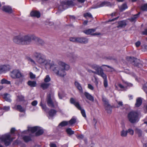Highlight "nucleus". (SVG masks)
Masks as SVG:
<instances>
[{
	"label": "nucleus",
	"instance_id": "nucleus-1",
	"mask_svg": "<svg viewBox=\"0 0 147 147\" xmlns=\"http://www.w3.org/2000/svg\"><path fill=\"white\" fill-rule=\"evenodd\" d=\"M33 56L36 58V61L30 57L28 58L29 63L32 65L35 66L39 65L44 66L47 68V66L49 65L51 71L59 76L64 77L66 75L65 71L68 70L70 68L69 65L61 61L56 63H50V61L47 59L45 55L39 52L34 53Z\"/></svg>",
	"mask_w": 147,
	"mask_h": 147
},
{
	"label": "nucleus",
	"instance_id": "nucleus-2",
	"mask_svg": "<svg viewBox=\"0 0 147 147\" xmlns=\"http://www.w3.org/2000/svg\"><path fill=\"white\" fill-rule=\"evenodd\" d=\"M30 40V35L23 36L21 34L14 36L13 39L16 43L25 45L29 44Z\"/></svg>",
	"mask_w": 147,
	"mask_h": 147
},
{
	"label": "nucleus",
	"instance_id": "nucleus-3",
	"mask_svg": "<svg viewBox=\"0 0 147 147\" xmlns=\"http://www.w3.org/2000/svg\"><path fill=\"white\" fill-rule=\"evenodd\" d=\"M10 76L13 79H19V82L21 83L25 80L24 75L19 69H14L11 71L10 72Z\"/></svg>",
	"mask_w": 147,
	"mask_h": 147
},
{
	"label": "nucleus",
	"instance_id": "nucleus-4",
	"mask_svg": "<svg viewBox=\"0 0 147 147\" xmlns=\"http://www.w3.org/2000/svg\"><path fill=\"white\" fill-rule=\"evenodd\" d=\"M138 114L136 111L130 112L128 115L127 117L129 121L131 123H134L138 121Z\"/></svg>",
	"mask_w": 147,
	"mask_h": 147
},
{
	"label": "nucleus",
	"instance_id": "nucleus-5",
	"mask_svg": "<svg viewBox=\"0 0 147 147\" xmlns=\"http://www.w3.org/2000/svg\"><path fill=\"white\" fill-rule=\"evenodd\" d=\"M11 136L9 134H7L2 136L0 138V142H3L6 146H9L10 142L14 138H10Z\"/></svg>",
	"mask_w": 147,
	"mask_h": 147
},
{
	"label": "nucleus",
	"instance_id": "nucleus-6",
	"mask_svg": "<svg viewBox=\"0 0 147 147\" xmlns=\"http://www.w3.org/2000/svg\"><path fill=\"white\" fill-rule=\"evenodd\" d=\"M70 102L74 104L79 110H81V113L82 116L84 117H86L85 111L84 109H82L79 102H76L73 98H71L70 99Z\"/></svg>",
	"mask_w": 147,
	"mask_h": 147
},
{
	"label": "nucleus",
	"instance_id": "nucleus-7",
	"mask_svg": "<svg viewBox=\"0 0 147 147\" xmlns=\"http://www.w3.org/2000/svg\"><path fill=\"white\" fill-rule=\"evenodd\" d=\"M66 57L69 58V62L71 63H75L78 58V55L74 52L68 51L65 54Z\"/></svg>",
	"mask_w": 147,
	"mask_h": 147
},
{
	"label": "nucleus",
	"instance_id": "nucleus-8",
	"mask_svg": "<svg viewBox=\"0 0 147 147\" xmlns=\"http://www.w3.org/2000/svg\"><path fill=\"white\" fill-rule=\"evenodd\" d=\"M127 59H128L129 61L132 63V64L135 66L138 67H142V64L140 63V60L138 59L129 57H127Z\"/></svg>",
	"mask_w": 147,
	"mask_h": 147
},
{
	"label": "nucleus",
	"instance_id": "nucleus-9",
	"mask_svg": "<svg viewBox=\"0 0 147 147\" xmlns=\"http://www.w3.org/2000/svg\"><path fill=\"white\" fill-rule=\"evenodd\" d=\"M46 100L47 104L49 107L54 108H56V107L57 106V103H54L52 100L51 94H49L47 95Z\"/></svg>",
	"mask_w": 147,
	"mask_h": 147
},
{
	"label": "nucleus",
	"instance_id": "nucleus-10",
	"mask_svg": "<svg viewBox=\"0 0 147 147\" xmlns=\"http://www.w3.org/2000/svg\"><path fill=\"white\" fill-rule=\"evenodd\" d=\"M30 40L29 41V44L31 42L32 40H34L39 44L41 45H42L44 43V42L42 40L34 35H30Z\"/></svg>",
	"mask_w": 147,
	"mask_h": 147
},
{
	"label": "nucleus",
	"instance_id": "nucleus-11",
	"mask_svg": "<svg viewBox=\"0 0 147 147\" xmlns=\"http://www.w3.org/2000/svg\"><path fill=\"white\" fill-rule=\"evenodd\" d=\"M96 30L94 29H88L85 30L83 31V32L85 34L87 35H100V33H96L94 34L93 33Z\"/></svg>",
	"mask_w": 147,
	"mask_h": 147
},
{
	"label": "nucleus",
	"instance_id": "nucleus-12",
	"mask_svg": "<svg viewBox=\"0 0 147 147\" xmlns=\"http://www.w3.org/2000/svg\"><path fill=\"white\" fill-rule=\"evenodd\" d=\"M88 65L92 68L94 69L95 72H98L102 68L99 65L95 64H89Z\"/></svg>",
	"mask_w": 147,
	"mask_h": 147
},
{
	"label": "nucleus",
	"instance_id": "nucleus-13",
	"mask_svg": "<svg viewBox=\"0 0 147 147\" xmlns=\"http://www.w3.org/2000/svg\"><path fill=\"white\" fill-rule=\"evenodd\" d=\"M10 69V66L9 65H0V74L3 71H9Z\"/></svg>",
	"mask_w": 147,
	"mask_h": 147
},
{
	"label": "nucleus",
	"instance_id": "nucleus-14",
	"mask_svg": "<svg viewBox=\"0 0 147 147\" xmlns=\"http://www.w3.org/2000/svg\"><path fill=\"white\" fill-rule=\"evenodd\" d=\"M2 10L8 13H11L12 12V10L10 7L9 6H5L2 8Z\"/></svg>",
	"mask_w": 147,
	"mask_h": 147
},
{
	"label": "nucleus",
	"instance_id": "nucleus-15",
	"mask_svg": "<svg viewBox=\"0 0 147 147\" xmlns=\"http://www.w3.org/2000/svg\"><path fill=\"white\" fill-rule=\"evenodd\" d=\"M96 74L101 77L104 80L107 79V76L104 73L102 69L100 70V71L96 73Z\"/></svg>",
	"mask_w": 147,
	"mask_h": 147
},
{
	"label": "nucleus",
	"instance_id": "nucleus-16",
	"mask_svg": "<svg viewBox=\"0 0 147 147\" xmlns=\"http://www.w3.org/2000/svg\"><path fill=\"white\" fill-rule=\"evenodd\" d=\"M74 84L76 87L79 91L81 93H82L83 92V90L81 84L77 81H75Z\"/></svg>",
	"mask_w": 147,
	"mask_h": 147
},
{
	"label": "nucleus",
	"instance_id": "nucleus-17",
	"mask_svg": "<svg viewBox=\"0 0 147 147\" xmlns=\"http://www.w3.org/2000/svg\"><path fill=\"white\" fill-rule=\"evenodd\" d=\"M84 94L88 99L92 102L94 101V100L93 96L89 93L87 92H85L84 93Z\"/></svg>",
	"mask_w": 147,
	"mask_h": 147
},
{
	"label": "nucleus",
	"instance_id": "nucleus-18",
	"mask_svg": "<svg viewBox=\"0 0 147 147\" xmlns=\"http://www.w3.org/2000/svg\"><path fill=\"white\" fill-rule=\"evenodd\" d=\"M56 111L55 109H51L50 110L49 112V118L50 119V117H53L56 114Z\"/></svg>",
	"mask_w": 147,
	"mask_h": 147
},
{
	"label": "nucleus",
	"instance_id": "nucleus-19",
	"mask_svg": "<svg viewBox=\"0 0 147 147\" xmlns=\"http://www.w3.org/2000/svg\"><path fill=\"white\" fill-rule=\"evenodd\" d=\"M30 15L32 17L39 18L40 17V13L38 11H32L30 13Z\"/></svg>",
	"mask_w": 147,
	"mask_h": 147
},
{
	"label": "nucleus",
	"instance_id": "nucleus-20",
	"mask_svg": "<svg viewBox=\"0 0 147 147\" xmlns=\"http://www.w3.org/2000/svg\"><path fill=\"white\" fill-rule=\"evenodd\" d=\"M111 5V4L110 2L107 1H104L99 4L98 7H101L104 6H110Z\"/></svg>",
	"mask_w": 147,
	"mask_h": 147
},
{
	"label": "nucleus",
	"instance_id": "nucleus-21",
	"mask_svg": "<svg viewBox=\"0 0 147 147\" xmlns=\"http://www.w3.org/2000/svg\"><path fill=\"white\" fill-rule=\"evenodd\" d=\"M13 108H15L17 110L21 112H24L25 111V109L23 108L21 105H20L15 106Z\"/></svg>",
	"mask_w": 147,
	"mask_h": 147
},
{
	"label": "nucleus",
	"instance_id": "nucleus-22",
	"mask_svg": "<svg viewBox=\"0 0 147 147\" xmlns=\"http://www.w3.org/2000/svg\"><path fill=\"white\" fill-rule=\"evenodd\" d=\"M38 126H35L34 127H28V131H30L32 133H33L36 132L38 129Z\"/></svg>",
	"mask_w": 147,
	"mask_h": 147
},
{
	"label": "nucleus",
	"instance_id": "nucleus-23",
	"mask_svg": "<svg viewBox=\"0 0 147 147\" xmlns=\"http://www.w3.org/2000/svg\"><path fill=\"white\" fill-rule=\"evenodd\" d=\"M118 24L119 25L117 26L118 28L125 27L126 25V22L124 20L119 22Z\"/></svg>",
	"mask_w": 147,
	"mask_h": 147
},
{
	"label": "nucleus",
	"instance_id": "nucleus-24",
	"mask_svg": "<svg viewBox=\"0 0 147 147\" xmlns=\"http://www.w3.org/2000/svg\"><path fill=\"white\" fill-rule=\"evenodd\" d=\"M127 130H125L124 129L120 131V136L122 137H126L127 136Z\"/></svg>",
	"mask_w": 147,
	"mask_h": 147
},
{
	"label": "nucleus",
	"instance_id": "nucleus-25",
	"mask_svg": "<svg viewBox=\"0 0 147 147\" xmlns=\"http://www.w3.org/2000/svg\"><path fill=\"white\" fill-rule=\"evenodd\" d=\"M105 109L107 113L109 114H111L112 111V108L110 104L105 106Z\"/></svg>",
	"mask_w": 147,
	"mask_h": 147
},
{
	"label": "nucleus",
	"instance_id": "nucleus-26",
	"mask_svg": "<svg viewBox=\"0 0 147 147\" xmlns=\"http://www.w3.org/2000/svg\"><path fill=\"white\" fill-rule=\"evenodd\" d=\"M142 103V100L140 98H138L136 99V103L135 104V106L136 107L140 106Z\"/></svg>",
	"mask_w": 147,
	"mask_h": 147
},
{
	"label": "nucleus",
	"instance_id": "nucleus-27",
	"mask_svg": "<svg viewBox=\"0 0 147 147\" xmlns=\"http://www.w3.org/2000/svg\"><path fill=\"white\" fill-rule=\"evenodd\" d=\"M50 84L47 83H42L41 84V87L44 90L50 86Z\"/></svg>",
	"mask_w": 147,
	"mask_h": 147
},
{
	"label": "nucleus",
	"instance_id": "nucleus-28",
	"mask_svg": "<svg viewBox=\"0 0 147 147\" xmlns=\"http://www.w3.org/2000/svg\"><path fill=\"white\" fill-rule=\"evenodd\" d=\"M38 128L39 129L37 130V131L36 133V136H38L42 135L44 132L43 130L41 129L40 127H38Z\"/></svg>",
	"mask_w": 147,
	"mask_h": 147
},
{
	"label": "nucleus",
	"instance_id": "nucleus-29",
	"mask_svg": "<svg viewBox=\"0 0 147 147\" xmlns=\"http://www.w3.org/2000/svg\"><path fill=\"white\" fill-rule=\"evenodd\" d=\"M136 133L138 135L139 137L141 136L142 135V131L139 128H136L135 130Z\"/></svg>",
	"mask_w": 147,
	"mask_h": 147
},
{
	"label": "nucleus",
	"instance_id": "nucleus-30",
	"mask_svg": "<svg viewBox=\"0 0 147 147\" xmlns=\"http://www.w3.org/2000/svg\"><path fill=\"white\" fill-rule=\"evenodd\" d=\"M23 138L26 142H27L31 140V138L30 136H25L23 137Z\"/></svg>",
	"mask_w": 147,
	"mask_h": 147
},
{
	"label": "nucleus",
	"instance_id": "nucleus-31",
	"mask_svg": "<svg viewBox=\"0 0 147 147\" xmlns=\"http://www.w3.org/2000/svg\"><path fill=\"white\" fill-rule=\"evenodd\" d=\"M66 131L67 133L70 136L74 134V131H72L71 128L67 129Z\"/></svg>",
	"mask_w": 147,
	"mask_h": 147
},
{
	"label": "nucleus",
	"instance_id": "nucleus-32",
	"mask_svg": "<svg viewBox=\"0 0 147 147\" xmlns=\"http://www.w3.org/2000/svg\"><path fill=\"white\" fill-rule=\"evenodd\" d=\"M76 121V119L74 117H72L69 121H68L69 122V125H71L75 123Z\"/></svg>",
	"mask_w": 147,
	"mask_h": 147
},
{
	"label": "nucleus",
	"instance_id": "nucleus-33",
	"mask_svg": "<svg viewBox=\"0 0 147 147\" xmlns=\"http://www.w3.org/2000/svg\"><path fill=\"white\" fill-rule=\"evenodd\" d=\"M28 85L30 86L31 87H35L36 86V82L35 81H29L28 82Z\"/></svg>",
	"mask_w": 147,
	"mask_h": 147
},
{
	"label": "nucleus",
	"instance_id": "nucleus-34",
	"mask_svg": "<svg viewBox=\"0 0 147 147\" xmlns=\"http://www.w3.org/2000/svg\"><path fill=\"white\" fill-rule=\"evenodd\" d=\"M40 106L42 108L43 110H44L45 111H47L48 110V108L45 105H44L42 104V101L40 102Z\"/></svg>",
	"mask_w": 147,
	"mask_h": 147
},
{
	"label": "nucleus",
	"instance_id": "nucleus-35",
	"mask_svg": "<svg viewBox=\"0 0 147 147\" xmlns=\"http://www.w3.org/2000/svg\"><path fill=\"white\" fill-rule=\"evenodd\" d=\"M140 12H139L138 14H135L132 16L130 18V20L131 21L133 22L135 21L136 18H138V15L140 14Z\"/></svg>",
	"mask_w": 147,
	"mask_h": 147
},
{
	"label": "nucleus",
	"instance_id": "nucleus-36",
	"mask_svg": "<svg viewBox=\"0 0 147 147\" xmlns=\"http://www.w3.org/2000/svg\"><path fill=\"white\" fill-rule=\"evenodd\" d=\"M9 95L8 94H5L4 95V98L5 100L9 102H11V100L9 98Z\"/></svg>",
	"mask_w": 147,
	"mask_h": 147
},
{
	"label": "nucleus",
	"instance_id": "nucleus-37",
	"mask_svg": "<svg viewBox=\"0 0 147 147\" xmlns=\"http://www.w3.org/2000/svg\"><path fill=\"white\" fill-rule=\"evenodd\" d=\"M69 125V122L66 121H63L61 122L59 124V126L64 127Z\"/></svg>",
	"mask_w": 147,
	"mask_h": 147
},
{
	"label": "nucleus",
	"instance_id": "nucleus-38",
	"mask_svg": "<svg viewBox=\"0 0 147 147\" xmlns=\"http://www.w3.org/2000/svg\"><path fill=\"white\" fill-rule=\"evenodd\" d=\"M51 80V78L49 75H47L45 77L44 81L45 83H47L50 82Z\"/></svg>",
	"mask_w": 147,
	"mask_h": 147
},
{
	"label": "nucleus",
	"instance_id": "nucleus-39",
	"mask_svg": "<svg viewBox=\"0 0 147 147\" xmlns=\"http://www.w3.org/2000/svg\"><path fill=\"white\" fill-rule=\"evenodd\" d=\"M1 82L2 84H10L11 83L10 81H8L5 79H2L1 81Z\"/></svg>",
	"mask_w": 147,
	"mask_h": 147
},
{
	"label": "nucleus",
	"instance_id": "nucleus-40",
	"mask_svg": "<svg viewBox=\"0 0 147 147\" xmlns=\"http://www.w3.org/2000/svg\"><path fill=\"white\" fill-rule=\"evenodd\" d=\"M102 100L105 104V106L109 104V103L107 99L105 97L103 96L102 97Z\"/></svg>",
	"mask_w": 147,
	"mask_h": 147
},
{
	"label": "nucleus",
	"instance_id": "nucleus-41",
	"mask_svg": "<svg viewBox=\"0 0 147 147\" xmlns=\"http://www.w3.org/2000/svg\"><path fill=\"white\" fill-rule=\"evenodd\" d=\"M88 39L87 38L83 37H82L81 43L86 44L88 42Z\"/></svg>",
	"mask_w": 147,
	"mask_h": 147
},
{
	"label": "nucleus",
	"instance_id": "nucleus-42",
	"mask_svg": "<svg viewBox=\"0 0 147 147\" xmlns=\"http://www.w3.org/2000/svg\"><path fill=\"white\" fill-rule=\"evenodd\" d=\"M141 9L144 11H147V3L142 5L141 7Z\"/></svg>",
	"mask_w": 147,
	"mask_h": 147
},
{
	"label": "nucleus",
	"instance_id": "nucleus-43",
	"mask_svg": "<svg viewBox=\"0 0 147 147\" xmlns=\"http://www.w3.org/2000/svg\"><path fill=\"white\" fill-rule=\"evenodd\" d=\"M127 7L125 4H123L120 7V9L121 11H123L127 8Z\"/></svg>",
	"mask_w": 147,
	"mask_h": 147
},
{
	"label": "nucleus",
	"instance_id": "nucleus-44",
	"mask_svg": "<svg viewBox=\"0 0 147 147\" xmlns=\"http://www.w3.org/2000/svg\"><path fill=\"white\" fill-rule=\"evenodd\" d=\"M58 95L59 98L60 99H62L63 97L64 96L63 92L62 91L59 92L58 93Z\"/></svg>",
	"mask_w": 147,
	"mask_h": 147
},
{
	"label": "nucleus",
	"instance_id": "nucleus-45",
	"mask_svg": "<svg viewBox=\"0 0 147 147\" xmlns=\"http://www.w3.org/2000/svg\"><path fill=\"white\" fill-rule=\"evenodd\" d=\"M65 4L69 6L74 5L73 2L71 1H67V2L65 3Z\"/></svg>",
	"mask_w": 147,
	"mask_h": 147
},
{
	"label": "nucleus",
	"instance_id": "nucleus-46",
	"mask_svg": "<svg viewBox=\"0 0 147 147\" xmlns=\"http://www.w3.org/2000/svg\"><path fill=\"white\" fill-rule=\"evenodd\" d=\"M127 133H129L131 135H133L134 134V130L131 129H129L127 130Z\"/></svg>",
	"mask_w": 147,
	"mask_h": 147
},
{
	"label": "nucleus",
	"instance_id": "nucleus-47",
	"mask_svg": "<svg viewBox=\"0 0 147 147\" xmlns=\"http://www.w3.org/2000/svg\"><path fill=\"white\" fill-rule=\"evenodd\" d=\"M77 37H71L69 38V40L70 41L73 42H76Z\"/></svg>",
	"mask_w": 147,
	"mask_h": 147
},
{
	"label": "nucleus",
	"instance_id": "nucleus-48",
	"mask_svg": "<svg viewBox=\"0 0 147 147\" xmlns=\"http://www.w3.org/2000/svg\"><path fill=\"white\" fill-rule=\"evenodd\" d=\"M87 71L90 73H94V74H96L97 72H95L91 69H86Z\"/></svg>",
	"mask_w": 147,
	"mask_h": 147
},
{
	"label": "nucleus",
	"instance_id": "nucleus-49",
	"mask_svg": "<svg viewBox=\"0 0 147 147\" xmlns=\"http://www.w3.org/2000/svg\"><path fill=\"white\" fill-rule=\"evenodd\" d=\"M104 85L105 87L106 88L108 86V82L107 79L104 80Z\"/></svg>",
	"mask_w": 147,
	"mask_h": 147
},
{
	"label": "nucleus",
	"instance_id": "nucleus-50",
	"mask_svg": "<svg viewBox=\"0 0 147 147\" xmlns=\"http://www.w3.org/2000/svg\"><path fill=\"white\" fill-rule=\"evenodd\" d=\"M84 16L86 18L87 17L92 18V15L90 13H87L84 14Z\"/></svg>",
	"mask_w": 147,
	"mask_h": 147
},
{
	"label": "nucleus",
	"instance_id": "nucleus-51",
	"mask_svg": "<svg viewBox=\"0 0 147 147\" xmlns=\"http://www.w3.org/2000/svg\"><path fill=\"white\" fill-rule=\"evenodd\" d=\"M82 37H77L76 43H81Z\"/></svg>",
	"mask_w": 147,
	"mask_h": 147
},
{
	"label": "nucleus",
	"instance_id": "nucleus-52",
	"mask_svg": "<svg viewBox=\"0 0 147 147\" xmlns=\"http://www.w3.org/2000/svg\"><path fill=\"white\" fill-rule=\"evenodd\" d=\"M30 78L31 79H34L35 78V75L32 72H30Z\"/></svg>",
	"mask_w": 147,
	"mask_h": 147
},
{
	"label": "nucleus",
	"instance_id": "nucleus-53",
	"mask_svg": "<svg viewBox=\"0 0 147 147\" xmlns=\"http://www.w3.org/2000/svg\"><path fill=\"white\" fill-rule=\"evenodd\" d=\"M117 102L118 105V106H117V108H119L120 106H122L123 104V102L122 101H117Z\"/></svg>",
	"mask_w": 147,
	"mask_h": 147
},
{
	"label": "nucleus",
	"instance_id": "nucleus-54",
	"mask_svg": "<svg viewBox=\"0 0 147 147\" xmlns=\"http://www.w3.org/2000/svg\"><path fill=\"white\" fill-rule=\"evenodd\" d=\"M10 107L9 106H4L3 108V109L6 111H8L9 110Z\"/></svg>",
	"mask_w": 147,
	"mask_h": 147
},
{
	"label": "nucleus",
	"instance_id": "nucleus-55",
	"mask_svg": "<svg viewBox=\"0 0 147 147\" xmlns=\"http://www.w3.org/2000/svg\"><path fill=\"white\" fill-rule=\"evenodd\" d=\"M88 88L89 89L92 90H94V88L93 86L90 84H88Z\"/></svg>",
	"mask_w": 147,
	"mask_h": 147
},
{
	"label": "nucleus",
	"instance_id": "nucleus-56",
	"mask_svg": "<svg viewBox=\"0 0 147 147\" xmlns=\"http://www.w3.org/2000/svg\"><path fill=\"white\" fill-rule=\"evenodd\" d=\"M37 101L35 100L32 102L31 104L33 106H35L37 105Z\"/></svg>",
	"mask_w": 147,
	"mask_h": 147
},
{
	"label": "nucleus",
	"instance_id": "nucleus-57",
	"mask_svg": "<svg viewBox=\"0 0 147 147\" xmlns=\"http://www.w3.org/2000/svg\"><path fill=\"white\" fill-rule=\"evenodd\" d=\"M76 136L78 139H82L84 138V136L83 135H77Z\"/></svg>",
	"mask_w": 147,
	"mask_h": 147
},
{
	"label": "nucleus",
	"instance_id": "nucleus-58",
	"mask_svg": "<svg viewBox=\"0 0 147 147\" xmlns=\"http://www.w3.org/2000/svg\"><path fill=\"white\" fill-rule=\"evenodd\" d=\"M18 98L20 101H23L24 100V97L22 96H19Z\"/></svg>",
	"mask_w": 147,
	"mask_h": 147
},
{
	"label": "nucleus",
	"instance_id": "nucleus-59",
	"mask_svg": "<svg viewBox=\"0 0 147 147\" xmlns=\"http://www.w3.org/2000/svg\"><path fill=\"white\" fill-rule=\"evenodd\" d=\"M123 83L125 84L126 86H131V85H132L131 84L127 82L123 81Z\"/></svg>",
	"mask_w": 147,
	"mask_h": 147
},
{
	"label": "nucleus",
	"instance_id": "nucleus-60",
	"mask_svg": "<svg viewBox=\"0 0 147 147\" xmlns=\"http://www.w3.org/2000/svg\"><path fill=\"white\" fill-rule=\"evenodd\" d=\"M140 44L141 43L139 41H138L135 43V45L136 47H138L140 46Z\"/></svg>",
	"mask_w": 147,
	"mask_h": 147
},
{
	"label": "nucleus",
	"instance_id": "nucleus-61",
	"mask_svg": "<svg viewBox=\"0 0 147 147\" xmlns=\"http://www.w3.org/2000/svg\"><path fill=\"white\" fill-rule=\"evenodd\" d=\"M50 147H57L55 144L53 143H51L50 144Z\"/></svg>",
	"mask_w": 147,
	"mask_h": 147
},
{
	"label": "nucleus",
	"instance_id": "nucleus-62",
	"mask_svg": "<svg viewBox=\"0 0 147 147\" xmlns=\"http://www.w3.org/2000/svg\"><path fill=\"white\" fill-rule=\"evenodd\" d=\"M142 33L143 34L147 35V29H145L144 30Z\"/></svg>",
	"mask_w": 147,
	"mask_h": 147
},
{
	"label": "nucleus",
	"instance_id": "nucleus-63",
	"mask_svg": "<svg viewBox=\"0 0 147 147\" xmlns=\"http://www.w3.org/2000/svg\"><path fill=\"white\" fill-rule=\"evenodd\" d=\"M118 86L121 88L122 89L124 88H125V87L126 86H124L123 85H122L121 84H118Z\"/></svg>",
	"mask_w": 147,
	"mask_h": 147
},
{
	"label": "nucleus",
	"instance_id": "nucleus-64",
	"mask_svg": "<svg viewBox=\"0 0 147 147\" xmlns=\"http://www.w3.org/2000/svg\"><path fill=\"white\" fill-rule=\"evenodd\" d=\"M93 123L94 124V125L95 126V125L97 123V121H96V120L94 118L93 119Z\"/></svg>",
	"mask_w": 147,
	"mask_h": 147
}]
</instances>
